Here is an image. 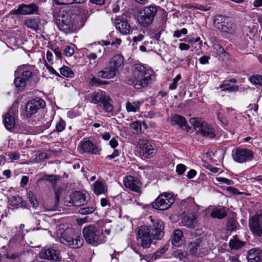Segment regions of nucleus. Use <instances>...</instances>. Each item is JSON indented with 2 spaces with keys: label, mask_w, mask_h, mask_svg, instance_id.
Returning a JSON list of instances; mask_svg holds the SVG:
<instances>
[{
  "label": "nucleus",
  "mask_w": 262,
  "mask_h": 262,
  "mask_svg": "<svg viewBox=\"0 0 262 262\" xmlns=\"http://www.w3.org/2000/svg\"><path fill=\"white\" fill-rule=\"evenodd\" d=\"M46 105L45 102L40 98H36L28 102L26 107V111L28 117H31L35 114L39 109L43 108Z\"/></svg>",
  "instance_id": "15"
},
{
  "label": "nucleus",
  "mask_w": 262,
  "mask_h": 262,
  "mask_svg": "<svg viewBox=\"0 0 262 262\" xmlns=\"http://www.w3.org/2000/svg\"><path fill=\"white\" fill-rule=\"evenodd\" d=\"M39 256L41 258L54 261H58L60 259L59 251L52 248L42 249L39 253Z\"/></svg>",
  "instance_id": "18"
},
{
  "label": "nucleus",
  "mask_w": 262,
  "mask_h": 262,
  "mask_svg": "<svg viewBox=\"0 0 262 262\" xmlns=\"http://www.w3.org/2000/svg\"><path fill=\"white\" fill-rule=\"evenodd\" d=\"M215 180L220 184H225L227 185H230L233 184L232 181L223 177H216Z\"/></svg>",
  "instance_id": "50"
},
{
  "label": "nucleus",
  "mask_w": 262,
  "mask_h": 262,
  "mask_svg": "<svg viewBox=\"0 0 262 262\" xmlns=\"http://www.w3.org/2000/svg\"><path fill=\"white\" fill-rule=\"evenodd\" d=\"M147 10L146 8L145 7L142 9L139 10L137 19L139 23L143 27H146L147 25Z\"/></svg>",
  "instance_id": "30"
},
{
  "label": "nucleus",
  "mask_w": 262,
  "mask_h": 262,
  "mask_svg": "<svg viewBox=\"0 0 262 262\" xmlns=\"http://www.w3.org/2000/svg\"><path fill=\"white\" fill-rule=\"evenodd\" d=\"M212 51L216 56H219L225 53L224 49L219 44L214 43L212 46Z\"/></svg>",
  "instance_id": "43"
},
{
  "label": "nucleus",
  "mask_w": 262,
  "mask_h": 262,
  "mask_svg": "<svg viewBox=\"0 0 262 262\" xmlns=\"http://www.w3.org/2000/svg\"><path fill=\"white\" fill-rule=\"evenodd\" d=\"M250 81L253 84L262 85V76L259 75L252 76L250 77Z\"/></svg>",
  "instance_id": "46"
},
{
  "label": "nucleus",
  "mask_w": 262,
  "mask_h": 262,
  "mask_svg": "<svg viewBox=\"0 0 262 262\" xmlns=\"http://www.w3.org/2000/svg\"><path fill=\"white\" fill-rule=\"evenodd\" d=\"M35 66L29 64H23L18 67L15 71V78L14 84L18 90L24 89L28 80L32 77Z\"/></svg>",
  "instance_id": "3"
},
{
  "label": "nucleus",
  "mask_w": 262,
  "mask_h": 262,
  "mask_svg": "<svg viewBox=\"0 0 262 262\" xmlns=\"http://www.w3.org/2000/svg\"><path fill=\"white\" fill-rule=\"evenodd\" d=\"M209 59V56H203L199 59V61L201 64H204L208 63V60Z\"/></svg>",
  "instance_id": "64"
},
{
  "label": "nucleus",
  "mask_w": 262,
  "mask_h": 262,
  "mask_svg": "<svg viewBox=\"0 0 262 262\" xmlns=\"http://www.w3.org/2000/svg\"><path fill=\"white\" fill-rule=\"evenodd\" d=\"M148 83L156 80V75L152 69L148 68Z\"/></svg>",
  "instance_id": "55"
},
{
  "label": "nucleus",
  "mask_w": 262,
  "mask_h": 262,
  "mask_svg": "<svg viewBox=\"0 0 262 262\" xmlns=\"http://www.w3.org/2000/svg\"><path fill=\"white\" fill-rule=\"evenodd\" d=\"M57 5H69L74 3V0H54Z\"/></svg>",
  "instance_id": "58"
},
{
  "label": "nucleus",
  "mask_w": 262,
  "mask_h": 262,
  "mask_svg": "<svg viewBox=\"0 0 262 262\" xmlns=\"http://www.w3.org/2000/svg\"><path fill=\"white\" fill-rule=\"evenodd\" d=\"M130 126L134 129L137 133L142 132V125L140 121H136L132 122Z\"/></svg>",
  "instance_id": "47"
},
{
  "label": "nucleus",
  "mask_w": 262,
  "mask_h": 262,
  "mask_svg": "<svg viewBox=\"0 0 262 262\" xmlns=\"http://www.w3.org/2000/svg\"><path fill=\"white\" fill-rule=\"evenodd\" d=\"M82 233L85 241L92 246H97L105 242V238L101 236L99 229L94 225L84 227Z\"/></svg>",
  "instance_id": "4"
},
{
  "label": "nucleus",
  "mask_w": 262,
  "mask_h": 262,
  "mask_svg": "<svg viewBox=\"0 0 262 262\" xmlns=\"http://www.w3.org/2000/svg\"><path fill=\"white\" fill-rule=\"evenodd\" d=\"M187 33V30L186 28H183L181 30L176 31L173 33L174 37L179 38L182 35H185Z\"/></svg>",
  "instance_id": "53"
},
{
  "label": "nucleus",
  "mask_w": 262,
  "mask_h": 262,
  "mask_svg": "<svg viewBox=\"0 0 262 262\" xmlns=\"http://www.w3.org/2000/svg\"><path fill=\"white\" fill-rule=\"evenodd\" d=\"M29 181V177L26 176H23L20 182V185L21 187H24L25 186H26L28 183Z\"/></svg>",
  "instance_id": "60"
},
{
  "label": "nucleus",
  "mask_w": 262,
  "mask_h": 262,
  "mask_svg": "<svg viewBox=\"0 0 262 262\" xmlns=\"http://www.w3.org/2000/svg\"><path fill=\"white\" fill-rule=\"evenodd\" d=\"M189 214H186L183 217V223L185 226L188 227L192 226L195 221V217L193 215L190 216ZM190 214L192 215V214Z\"/></svg>",
  "instance_id": "40"
},
{
  "label": "nucleus",
  "mask_w": 262,
  "mask_h": 262,
  "mask_svg": "<svg viewBox=\"0 0 262 262\" xmlns=\"http://www.w3.org/2000/svg\"><path fill=\"white\" fill-rule=\"evenodd\" d=\"M140 104L139 101L127 102L126 104V110L128 112H136L139 111Z\"/></svg>",
  "instance_id": "33"
},
{
  "label": "nucleus",
  "mask_w": 262,
  "mask_h": 262,
  "mask_svg": "<svg viewBox=\"0 0 262 262\" xmlns=\"http://www.w3.org/2000/svg\"><path fill=\"white\" fill-rule=\"evenodd\" d=\"M171 244L177 247L181 246L183 243V234L180 229L175 230L171 238Z\"/></svg>",
  "instance_id": "23"
},
{
  "label": "nucleus",
  "mask_w": 262,
  "mask_h": 262,
  "mask_svg": "<svg viewBox=\"0 0 262 262\" xmlns=\"http://www.w3.org/2000/svg\"><path fill=\"white\" fill-rule=\"evenodd\" d=\"M184 203L189 204L190 208H192V209H196L197 211H199L200 209L203 208L202 206L196 204L194 202V199L192 198L187 199L184 201Z\"/></svg>",
  "instance_id": "42"
},
{
  "label": "nucleus",
  "mask_w": 262,
  "mask_h": 262,
  "mask_svg": "<svg viewBox=\"0 0 262 262\" xmlns=\"http://www.w3.org/2000/svg\"><path fill=\"white\" fill-rule=\"evenodd\" d=\"M28 197L33 207L36 208L38 205V203L34 193L32 191L29 190L28 192Z\"/></svg>",
  "instance_id": "41"
},
{
  "label": "nucleus",
  "mask_w": 262,
  "mask_h": 262,
  "mask_svg": "<svg viewBox=\"0 0 262 262\" xmlns=\"http://www.w3.org/2000/svg\"><path fill=\"white\" fill-rule=\"evenodd\" d=\"M16 112L13 109H10L7 113L3 115V123L7 129L11 131L15 124Z\"/></svg>",
  "instance_id": "17"
},
{
  "label": "nucleus",
  "mask_w": 262,
  "mask_h": 262,
  "mask_svg": "<svg viewBox=\"0 0 262 262\" xmlns=\"http://www.w3.org/2000/svg\"><path fill=\"white\" fill-rule=\"evenodd\" d=\"M236 228V221L233 218H230L228 220L227 223V229L229 231H232Z\"/></svg>",
  "instance_id": "45"
},
{
  "label": "nucleus",
  "mask_w": 262,
  "mask_h": 262,
  "mask_svg": "<svg viewBox=\"0 0 262 262\" xmlns=\"http://www.w3.org/2000/svg\"><path fill=\"white\" fill-rule=\"evenodd\" d=\"M45 179L50 182L52 184H55L57 182L56 177L54 175L47 176Z\"/></svg>",
  "instance_id": "62"
},
{
  "label": "nucleus",
  "mask_w": 262,
  "mask_h": 262,
  "mask_svg": "<svg viewBox=\"0 0 262 262\" xmlns=\"http://www.w3.org/2000/svg\"><path fill=\"white\" fill-rule=\"evenodd\" d=\"M57 236L60 243L72 248H80L83 244L79 229L68 227L63 230L59 228L57 231Z\"/></svg>",
  "instance_id": "1"
},
{
  "label": "nucleus",
  "mask_w": 262,
  "mask_h": 262,
  "mask_svg": "<svg viewBox=\"0 0 262 262\" xmlns=\"http://www.w3.org/2000/svg\"><path fill=\"white\" fill-rule=\"evenodd\" d=\"M91 102L99 106H102L103 110L107 113L111 112L113 106L111 103L112 100L103 91L94 92L91 94Z\"/></svg>",
  "instance_id": "6"
},
{
  "label": "nucleus",
  "mask_w": 262,
  "mask_h": 262,
  "mask_svg": "<svg viewBox=\"0 0 262 262\" xmlns=\"http://www.w3.org/2000/svg\"><path fill=\"white\" fill-rule=\"evenodd\" d=\"M124 186L130 190L136 192H140L141 183L140 181L135 177L132 176H126L124 180Z\"/></svg>",
  "instance_id": "16"
},
{
  "label": "nucleus",
  "mask_w": 262,
  "mask_h": 262,
  "mask_svg": "<svg viewBox=\"0 0 262 262\" xmlns=\"http://www.w3.org/2000/svg\"><path fill=\"white\" fill-rule=\"evenodd\" d=\"M74 16L71 11L64 9H60L54 14L58 28L66 34L72 33L76 28Z\"/></svg>",
  "instance_id": "2"
},
{
  "label": "nucleus",
  "mask_w": 262,
  "mask_h": 262,
  "mask_svg": "<svg viewBox=\"0 0 262 262\" xmlns=\"http://www.w3.org/2000/svg\"><path fill=\"white\" fill-rule=\"evenodd\" d=\"M93 190L97 195L105 194L107 191V187L105 182L102 181H97L94 184Z\"/></svg>",
  "instance_id": "25"
},
{
  "label": "nucleus",
  "mask_w": 262,
  "mask_h": 262,
  "mask_svg": "<svg viewBox=\"0 0 262 262\" xmlns=\"http://www.w3.org/2000/svg\"><path fill=\"white\" fill-rule=\"evenodd\" d=\"M137 241L143 249L147 247V227L140 226L137 228Z\"/></svg>",
  "instance_id": "19"
},
{
  "label": "nucleus",
  "mask_w": 262,
  "mask_h": 262,
  "mask_svg": "<svg viewBox=\"0 0 262 262\" xmlns=\"http://www.w3.org/2000/svg\"><path fill=\"white\" fill-rule=\"evenodd\" d=\"M190 123L193 125L196 133L202 136L213 138L215 136L214 128L207 122L196 118H191Z\"/></svg>",
  "instance_id": "5"
},
{
  "label": "nucleus",
  "mask_w": 262,
  "mask_h": 262,
  "mask_svg": "<svg viewBox=\"0 0 262 262\" xmlns=\"http://www.w3.org/2000/svg\"><path fill=\"white\" fill-rule=\"evenodd\" d=\"M202 240L201 238H198L195 241H192L188 245V249L190 252L192 254L195 255H200V254L198 252V250L201 251Z\"/></svg>",
  "instance_id": "26"
},
{
  "label": "nucleus",
  "mask_w": 262,
  "mask_h": 262,
  "mask_svg": "<svg viewBox=\"0 0 262 262\" xmlns=\"http://www.w3.org/2000/svg\"><path fill=\"white\" fill-rule=\"evenodd\" d=\"M170 121L172 124H177L180 127L185 126L187 125L186 119L179 115L174 114L170 117Z\"/></svg>",
  "instance_id": "28"
},
{
  "label": "nucleus",
  "mask_w": 262,
  "mask_h": 262,
  "mask_svg": "<svg viewBox=\"0 0 262 262\" xmlns=\"http://www.w3.org/2000/svg\"><path fill=\"white\" fill-rule=\"evenodd\" d=\"M150 219L152 225H151V232H148V245L151 243L154 244L156 242H154L152 239L160 240L164 235V224L163 222L160 220H153Z\"/></svg>",
  "instance_id": "8"
},
{
  "label": "nucleus",
  "mask_w": 262,
  "mask_h": 262,
  "mask_svg": "<svg viewBox=\"0 0 262 262\" xmlns=\"http://www.w3.org/2000/svg\"><path fill=\"white\" fill-rule=\"evenodd\" d=\"M39 20L36 18H31L26 19L25 22V25L33 30L36 31L38 28Z\"/></svg>",
  "instance_id": "31"
},
{
  "label": "nucleus",
  "mask_w": 262,
  "mask_h": 262,
  "mask_svg": "<svg viewBox=\"0 0 262 262\" xmlns=\"http://www.w3.org/2000/svg\"><path fill=\"white\" fill-rule=\"evenodd\" d=\"M157 148L154 143L150 142L148 145V158L154 157L157 153Z\"/></svg>",
  "instance_id": "44"
},
{
  "label": "nucleus",
  "mask_w": 262,
  "mask_h": 262,
  "mask_svg": "<svg viewBox=\"0 0 262 262\" xmlns=\"http://www.w3.org/2000/svg\"><path fill=\"white\" fill-rule=\"evenodd\" d=\"M169 244L165 245L159 251H158L154 253V254L151 256V260H155L158 258L160 257L161 255L165 253L168 249Z\"/></svg>",
  "instance_id": "39"
},
{
  "label": "nucleus",
  "mask_w": 262,
  "mask_h": 262,
  "mask_svg": "<svg viewBox=\"0 0 262 262\" xmlns=\"http://www.w3.org/2000/svg\"><path fill=\"white\" fill-rule=\"evenodd\" d=\"M158 7L154 6H148V25L152 23L154 16L157 13Z\"/></svg>",
  "instance_id": "38"
},
{
  "label": "nucleus",
  "mask_w": 262,
  "mask_h": 262,
  "mask_svg": "<svg viewBox=\"0 0 262 262\" xmlns=\"http://www.w3.org/2000/svg\"><path fill=\"white\" fill-rule=\"evenodd\" d=\"M9 204L11 206H17L21 204V206L25 207L27 204L26 201H23L18 195L12 196L9 200Z\"/></svg>",
  "instance_id": "32"
},
{
  "label": "nucleus",
  "mask_w": 262,
  "mask_h": 262,
  "mask_svg": "<svg viewBox=\"0 0 262 262\" xmlns=\"http://www.w3.org/2000/svg\"><path fill=\"white\" fill-rule=\"evenodd\" d=\"M237 80L236 79H231L228 82H224L220 85V88L223 91H227L229 92L237 91L238 90V87L237 85H231L229 82L236 83Z\"/></svg>",
  "instance_id": "29"
},
{
  "label": "nucleus",
  "mask_w": 262,
  "mask_h": 262,
  "mask_svg": "<svg viewBox=\"0 0 262 262\" xmlns=\"http://www.w3.org/2000/svg\"><path fill=\"white\" fill-rule=\"evenodd\" d=\"M247 258L248 262H262V250L257 248L249 250Z\"/></svg>",
  "instance_id": "22"
},
{
  "label": "nucleus",
  "mask_w": 262,
  "mask_h": 262,
  "mask_svg": "<svg viewBox=\"0 0 262 262\" xmlns=\"http://www.w3.org/2000/svg\"><path fill=\"white\" fill-rule=\"evenodd\" d=\"M61 74L66 77L72 78L74 76V73L70 68L63 66L60 69Z\"/></svg>",
  "instance_id": "34"
},
{
  "label": "nucleus",
  "mask_w": 262,
  "mask_h": 262,
  "mask_svg": "<svg viewBox=\"0 0 262 262\" xmlns=\"http://www.w3.org/2000/svg\"><path fill=\"white\" fill-rule=\"evenodd\" d=\"M11 13L16 15L37 14L38 13V7L34 3L29 5L23 4L20 5L17 9L12 10Z\"/></svg>",
  "instance_id": "12"
},
{
  "label": "nucleus",
  "mask_w": 262,
  "mask_h": 262,
  "mask_svg": "<svg viewBox=\"0 0 262 262\" xmlns=\"http://www.w3.org/2000/svg\"><path fill=\"white\" fill-rule=\"evenodd\" d=\"M186 170V166L182 164H179L177 166L176 171L180 175L184 173Z\"/></svg>",
  "instance_id": "57"
},
{
  "label": "nucleus",
  "mask_w": 262,
  "mask_h": 262,
  "mask_svg": "<svg viewBox=\"0 0 262 262\" xmlns=\"http://www.w3.org/2000/svg\"><path fill=\"white\" fill-rule=\"evenodd\" d=\"M96 75L99 78L111 79L114 78L116 76V73L110 69L108 67L104 70H102L98 72Z\"/></svg>",
  "instance_id": "27"
},
{
  "label": "nucleus",
  "mask_w": 262,
  "mask_h": 262,
  "mask_svg": "<svg viewBox=\"0 0 262 262\" xmlns=\"http://www.w3.org/2000/svg\"><path fill=\"white\" fill-rule=\"evenodd\" d=\"M95 211V209L93 207H88L81 208L79 211V213H93Z\"/></svg>",
  "instance_id": "59"
},
{
  "label": "nucleus",
  "mask_w": 262,
  "mask_h": 262,
  "mask_svg": "<svg viewBox=\"0 0 262 262\" xmlns=\"http://www.w3.org/2000/svg\"><path fill=\"white\" fill-rule=\"evenodd\" d=\"M232 156L235 161L243 163L252 160L253 158V154L248 149L237 148L233 151Z\"/></svg>",
  "instance_id": "11"
},
{
  "label": "nucleus",
  "mask_w": 262,
  "mask_h": 262,
  "mask_svg": "<svg viewBox=\"0 0 262 262\" xmlns=\"http://www.w3.org/2000/svg\"><path fill=\"white\" fill-rule=\"evenodd\" d=\"M78 148L80 153L91 154L92 155H99L101 148L97 144L94 143L89 138H85L80 141Z\"/></svg>",
  "instance_id": "10"
},
{
  "label": "nucleus",
  "mask_w": 262,
  "mask_h": 262,
  "mask_svg": "<svg viewBox=\"0 0 262 262\" xmlns=\"http://www.w3.org/2000/svg\"><path fill=\"white\" fill-rule=\"evenodd\" d=\"M119 155L118 150L117 149H114L112 154L107 156L105 158L108 160L113 159L119 156Z\"/></svg>",
  "instance_id": "61"
},
{
  "label": "nucleus",
  "mask_w": 262,
  "mask_h": 262,
  "mask_svg": "<svg viewBox=\"0 0 262 262\" xmlns=\"http://www.w3.org/2000/svg\"><path fill=\"white\" fill-rule=\"evenodd\" d=\"M109 83L108 81H102L96 78L95 76L92 75L90 78V84L92 86H99L101 85H106Z\"/></svg>",
  "instance_id": "35"
},
{
  "label": "nucleus",
  "mask_w": 262,
  "mask_h": 262,
  "mask_svg": "<svg viewBox=\"0 0 262 262\" xmlns=\"http://www.w3.org/2000/svg\"><path fill=\"white\" fill-rule=\"evenodd\" d=\"M226 191L230 194L239 195L242 193V192H239L236 188L230 186L227 187Z\"/></svg>",
  "instance_id": "56"
},
{
  "label": "nucleus",
  "mask_w": 262,
  "mask_h": 262,
  "mask_svg": "<svg viewBox=\"0 0 262 262\" xmlns=\"http://www.w3.org/2000/svg\"><path fill=\"white\" fill-rule=\"evenodd\" d=\"M147 85V79L146 77H144L142 80H140V81L137 82L135 84V88L137 89H140L142 86H145Z\"/></svg>",
  "instance_id": "49"
},
{
  "label": "nucleus",
  "mask_w": 262,
  "mask_h": 262,
  "mask_svg": "<svg viewBox=\"0 0 262 262\" xmlns=\"http://www.w3.org/2000/svg\"><path fill=\"white\" fill-rule=\"evenodd\" d=\"M249 228L254 235H262V214H255L249 220Z\"/></svg>",
  "instance_id": "13"
},
{
  "label": "nucleus",
  "mask_w": 262,
  "mask_h": 262,
  "mask_svg": "<svg viewBox=\"0 0 262 262\" xmlns=\"http://www.w3.org/2000/svg\"><path fill=\"white\" fill-rule=\"evenodd\" d=\"M138 152L141 158L146 161L147 158V140H140L138 143Z\"/></svg>",
  "instance_id": "24"
},
{
  "label": "nucleus",
  "mask_w": 262,
  "mask_h": 262,
  "mask_svg": "<svg viewBox=\"0 0 262 262\" xmlns=\"http://www.w3.org/2000/svg\"><path fill=\"white\" fill-rule=\"evenodd\" d=\"M214 25L217 29L223 32L233 33L236 29V25L231 19L222 15L214 17Z\"/></svg>",
  "instance_id": "7"
},
{
  "label": "nucleus",
  "mask_w": 262,
  "mask_h": 262,
  "mask_svg": "<svg viewBox=\"0 0 262 262\" xmlns=\"http://www.w3.org/2000/svg\"><path fill=\"white\" fill-rule=\"evenodd\" d=\"M46 67L51 74L57 76L59 75V74L54 70V69L50 65L48 64L47 62H46Z\"/></svg>",
  "instance_id": "63"
},
{
  "label": "nucleus",
  "mask_w": 262,
  "mask_h": 262,
  "mask_svg": "<svg viewBox=\"0 0 262 262\" xmlns=\"http://www.w3.org/2000/svg\"><path fill=\"white\" fill-rule=\"evenodd\" d=\"M124 57L120 54L114 56L109 61V68L115 73L124 66Z\"/></svg>",
  "instance_id": "20"
},
{
  "label": "nucleus",
  "mask_w": 262,
  "mask_h": 262,
  "mask_svg": "<svg viewBox=\"0 0 262 262\" xmlns=\"http://www.w3.org/2000/svg\"><path fill=\"white\" fill-rule=\"evenodd\" d=\"M116 28L122 35H128L133 31L129 23L123 17L116 16L114 19Z\"/></svg>",
  "instance_id": "14"
},
{
  "label": "nucleus",
  "mask_w": 262,
  "mask_h": 262,
  "mask_svg": "<svg viewBox=\"0 0 262 262\" xmlns=\"http://www.w3.org/2000/svg\"><path fill=\"white\" fill-rule=\"evenodd\" d=\"M135 73H137L138 76L143 77L146 74V68L141 63H136L134 65Z\"/></svg>",
  "instance_id": "36"
},
{
  "label": "nucleus",
  "mask_w": 262,
  "mask_h": 262,
  "mask_svg": "<svg viewBox=\"0 0 262 262\" xmlns=\"http://www.w3.org/2000/svg\"><path fill=\"white\" fill-rule=\"evenodd\" d=\"M77 224L79 226H82L84 223L92 222V219L89 216H86L83 217L78 218L76 219Z\"/></svg>",
  "instance_id": "51"
},
{
  "label": "nucleus",
  "mask_w": 262,
  "mask_h": 262,
  "mask_svg": "<svg viewBox=\"0 0 262 262\" xmlns=\"http://www.w3.org/2000/svg\"><path fill=\"white\" fill-rule=\"evenodd\" d=\"M174 202L173 196L169 193L160 194L152 203V207L159 210H166L169 208Z\"/></svg>",
  "instance_id": "9"
},
{
  "label": "nucleus",
  "mask_w": 262,
  "mask_h": 262,
  "mask_svg": "<svg viewBox=\"0 0 262 262\" xmlns=\"http://www.w3.org/2000/svg\"><path fill=\"white\" fill-rule=\"evenodd\" d=\"M244 245V243L239 241L236 236L230 241L229 245L231 249H238L242 247Z\"/></svg>",
  "instance_id": "37"
},
{
  "label": "nucleus",
  "mask_w": 262,
  "mask_h": 262,
  "mask_svg": "<svg viewBox=\"0 0 262 262\" xmlns=\"http://www.w3.org/2000/svg\"><path fill=\"white\" fill-rule=\"evenodd\" d=\"M181 78V77L180 74H178L173 79L172 83L169 85V89L170 90H173L177 88V82L179 80H180Z\"/></svg>",
  "instance_id": "52"
},
{
  "label": "nucleus",
  "mask_w": 262,
  "mask_h": 262,
  "mask_svg": "<svg viewBox=\"0 0 262 262\" xmlns=\"http://www.w3.org/2000/svg\"><path fill=\"white\" fill-rule=\"evenodd\" d=\"M74 53V49L73 48L67 46L64 50V54L68 57L72 56Z\"/></svg>",
  "instance_id": "54"
},
{
  "label": "nucleus",
  "mask_w": 262,
  "mask_h": 262,
  "mask_svg": "<svg viewBox=\"0 0 262 262\" xmlns=\"http://www.w3.org/2000/svg\"><path fill=\"white\" fill-rule=\"evenodd\" d=\"M70 199L74 206H80L85 203L86 194L81 191H76L71 195Z\"/></svg>",
  "instance_id": "21"
},
{
  "label": "nucleus",
  "mask_w": 262,
  "mask_h": 262,
  "mask_svg": "<svg viewBox=\"0 0 262 262\" xmlns=\"http://www.w3.org/2000/svg\"><path fill=\"white\" fill-rule=\"evenodd\" d=\"M66 123L61 119L56 124L55 131L60 133L62 132L66 127Z\"/></svg>",
  "instance_id": "48"
}]
</instances>
